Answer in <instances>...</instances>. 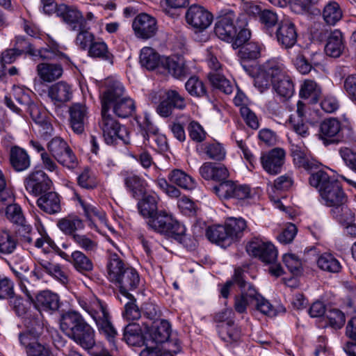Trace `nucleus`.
<instances>
[{
  "instance_id": "f257e3e1",
  "label": "nucleus",
  "mask_w": 356,
  "mask_h": 356,
  "mask_svg": "<svg viewBox=\"0 0 356 356\" xmlns=\"http://www.w3.org/2000/svg\"><path fill=\"white\" fill-rule=\"evenodd\" d=\"M60 328L76 344L86 351L96 346L95 331L76 312H69L63 315Z\"/></svg>"
},
{
  "instance_id": "f03ea898",
  "label": "nucleus",
  "mask_w": 356,
  "mask_h": 356,
  "mask_svg": "<svg viewBox=\"0 0 356 356\" xmlns=\"http://www.w3.org/2000/svg\"><path fill=\"white\" fill-rule=\"evenodd\" d=\"M309 181L311 186L318 189L325 206L332 209L347 202V196L339 181L332 178L326 172L318 170L312 173Z\"/></svg>"
},
{
  "instance_id": "7ed1b4c3",
  "label": "nucleus",
  "mask_w": 356,
  "mask_h": 356,
  "mask_svg": "<svg viewBox=\"0 0 356 356\" xmlns=\"http://www.w3.org/2000/svg\"><path fill=\"white\" fill-rule=\"evenodd\" d=\"M79 305L94 320L99 332L113 342L117 331L113 327L106 305L96 297L79 298Z\"/></svg>"
},
{
  "instance_id": "20e7f679",
  "label": "nucleus",
  "mask_w": 356,
  "mask_h": 356,
  "mask_svg": "<svg viewBox=\"0 0 356 356\" xmlns=\"http://www.w3.org/2000/svg\"><path fill=\"white\" fill-rule=\"evenodd\" d=\"M236 16L233 11H229L220 16L214 27L215 34L222 40L232 42L234 49L240 47L250 38L249 29L242 28L243 24H235Z\"/></svg>"
},
{
  "instance_id": "39448f33",
  "label": "nucleus",
  "mask_w": 356,
  "mask_h": 356,
  "mask_svg": "<svg viewBox=\"0 0 356 356\" xmlns=\"http://www.w3.org/2000/svg\"><path fill=\"white\" fill-rule=\"evenodd\" d=\"M148 225L155 231L168 237L179 242L185 241V227L164 211L157 212L149 219Z\"/></svg>"
},
{
  "instance_id": "423d86ee",
  "label": "nucleus",
  "mask_w": 356,
  "mask_h": 356,
  "mask_svg": "<svg viewBox=\"0 0 356 356\" xmlns=\"http://www.w3.org/2000/svg\"><path fill=\"white\" fill-rule=\"evenodd\" d=\"M99 127L106 144L117 145L120 141L124 144L129 143L127 129L114 119L108 111H102Z\"/></svg>"
},
{
  "instance_id": "0eeeda50",
  "label": "nucleus",
  "mask_w": 356,
  "mask_h": 356,
  "mask_svg": "<svg viewBox=\"0 0 356 356\" xmlns=\"http://www.w3.org/2000/svg\"><path fill=\"white\" fill-rule=\"evenodd\" d=\"M47 149L56 161L68 169L73 170L78 165V159L72 149L60 137H55L47 143Z\"/></svg>"
},
{
  "instance_id": "6e6552de",
  "label": "nucleus",
  "mask_w": 356,
  "mask_h": 356,
  "mask_svg": "<svg viewBox=\"0 0 356 356\" xmlns=\"http://www.w3.org/2000/svg\"><path fill=\"white\" fill-rule=\"evenodd\" d=\"M146 330V346L149 345H161L167 343L168 348H175L174 344L175 341L179 343L177 339L169 341L171 335V325L168 321L160 319L159 321H153L150 328L145 325ZM180 346V343H179Z\"/></svg>"
},
{
  "instance_id": "1a4fd4ad",
  "label": "nucleus",
  "mask_w": 356,
  "mask_h": 356,
  "mask_svg": "<svg viewBox=\"0 0 356 356\" xmlns=\"http://www.w3.org/2000/svg\"><path fill=\"white\" fill-rule=\"evenodd\" d=\"M0 214L4 215L7 220L18 227L17 234L24 242L31 243L30 233L31 226L26 222L22 208L17 204H10L5 209H0Z\"/></svg>"
},
{
  "instance_id": "9d476101",
  "label": "nucleus",
  "mask_w": 356,
  "mask_h": 356,
  "mask_svg": "<svg viewBox=\"0 0 356 356\" xmlns=\"http://www.w3.org/2000/svg\"><path fill=\"white\" fill-rule=\"evenodd\" d=\"M40 335L35 329L19 334L20 344L25 348L27 356H50L49 346L38 341Z\"/></svg>"
},
{
  "instance_id": "9b49d317",
  "label": "nucleus",
  "mask_w": 356,
  "mask_h": 356,
  "mask_svg": "<svg viewBox=\"0 0 356 356\" xmlns=\"http://www.w3.org/2000/svg\"><path fill=\"white\" fill-rule=\"evenodd\" d=\"M246 250L250 255L258 257L266 264H273L277 261V250L270 242L253 240L247 245Z\"/></svg>"
},
{
  "instance_id": "f8f14e48",
  "label": "nucleus",
  "mask_w": 356,
  "mask_h": 356,
  "mask_svg": "<svg viewBox=\"0 0 356 356\" xmlns=\"http://www.w3.org/2000/svg\"><path fill=\"white\" fill-rule=\"evenodd\" d=\"M234 280L241 291L240 295L235 296L234 309L238 313L243 314L248 305H253L254 300H250L249 290V286L252 284L245 281L244 271L241 268L235 269Z\"/></svg>"
},
{
  "instance_id": "ddd939ff",
  "label": "nucleus",
  "mask_w": 356,
  "mask_h": 356,
  "mask_svg": "<svg viewBox=\"0 0 356 356\" xmlns=\"http://www.w3.org/2000/svg\"><path fill=\"white\" fill-rule=\"evenodd\" d=\"M28 299L34 303L35 308L40 311L52 314L60 307V298L57 293L49 290L39 292L34 299L30 292L26 289Z\"/></svg>"
},
{
  "instance_id": "4468645a",
  "label": "nucleus",
  "mask_w": 356,
  "mask_h": 356,
  "mask_svg": "<svg viewBox=\"0 0 356 356\" xmlns=\"http://www.w3.org/2000/svg\"><path fill=\"white\" fill-rule=\"evenodd\" d=\"M330 214L341 226L347 234L356 236V215L353 209L346 203L330 209Z\"/></svg>"
},
{
  "instance_id": "2eb2a0df",
  "label": "nucleus",
  "mask_w": 356,
  "mask_h": 356,
  "mask_svg": "<svg viewBox=\"0 0 356 356\" xmlns=\"http://www.w3.org/2000/svg\"><path fill=\"white\" fill-rule=\"evenodd\" d=\"M106 89L101 99L102 111H109L111 105L124 97L125 89L118 80L108 79L105 81Z\"/></svg>"
},
{
  "instance_id": "dca6fc26",
  "label": "nucleus",
  "mask_w": 356,
  "mask_h": 356,
  "mask_svg": "<svg viewBox=\"0 0 356 356\" xmlns=\"http://www.w3.org/2000/svg\"><path fill=\"white\" fill-rule=\"evenodd\" d=\"M132 27L137 38L149 39L157 31V23L154 17L146 13L138 15L134 19Z\"/></svg>"
},
{
  "instance_id": "f3484780",
  "label": "nucleus",
  "mask_w": 356,
  "mask_h": 356,
  "mask_svg": "<svg viewBox=\"0 0 356 356\" xmlns=\"http://www.w3.org/2000/svg\"><path fill=\"white\" fill-rule=\"evenodd\" d=\"M24 185L30 193L38 196L50 190L51 181L44 171L38 170L28 175L25 179Z\"/></svg>"
},
{
  "instance_id": "a211bd4d",
  "label": "nucleus",
  "mask_w": 356,
  "mask_h": 356,
  "mask_svg": "<svg viewBox=\"0 0 356 356\" xmlns=\"http://www.w3.org/2000/svg\"><path fill=\"white\" fill-rule=\"evenodd\" d=\"M186 19L193 28L202 31L211 25L213 16L204 8L193 5L187 10Z\"/></svg>"
},
{
  "instance_id": "6ab92c4d",
  "label": "nucleus",
  "mask_w": 356,
  "mask_h": 356,
  "mask_svg": "<svg viewBox=\"0 0 356 356\" xmlns=\"http://www.w3.org/2000/svg\"><path fill=\"white\" fill-rule=\"evenodd\" d=\"M186 107V102L177 91L170 90L165 92V98L156 107L157 113L163 117L168 118L172 114L175 108L184 109Z\"/></svg>"
},
{
  "instance_id": "aec40b11",
  "label": "nucleus",
  "mask_w": 356,
  "mask_h": 356,
  "mask_svg": "<svg viewBox=\"0 0 356 356\" xmlns=\"http://www.w3.org/2000/svg\"><path fill=\"white\" fill-rule=\"evenodd\" d=\"M285 155V151L278 147L263 154L260 161L264 170L270 175L280 173L284 163Z\"/></svg>"
},
{
  "instance_id": "412c9836",
  "label": "nucleus",
  "mask_w": 356,
  "mask_h": 356,
  "mask_svg": "<svg viewBox=\"0 0 356 356\" xmlns=\"http://www.w3.org/2000/svg\"><path fill=\"white\" fill-rule=\"evenodd\" d=\"M69 113L70 123L72 130L76 134H82L88 123V107L83 103H74L69 108Z\"/></svg>"
},
{
  "instance_id": "4be33fe9",
  "label": "nucleus",
  "mask_w": 356,
  "mask_h": 356,
  "mask_svg": "<svg viewBox=\"0 0 356 356\" xmlns=\"http://www.w3.org/2000/svg\"><path fill=\"white\" fill-rule=\"evenodd\" d=\"M139 283L140 277L138 272L130 266L123 271L113 284L120 289V294L123 298H130L131 294L129 291L136 289Z\"/></svg>"
},
{
  "instance_id": "5701e85b",
  "label": "nucleus",
  "mask_w": 356,
  "mask_h": 356,
  "mask_svg": "<svg viewBox=\"0 0 356 356\" xmlns=\"http://www.w3.org/2000/svg\"><path fill=\"white\" fill-rule=\"evenodd\" d=\"M341 123L335 118L324 120L320 125L319 136L325 144L337 143L341 140Z\"/></svg>"
},
{
  "instance_id": "b1692460",
  "label": "nucleus",
  "mask_w": 356,
  "mask_h": 356,
  "mask_svg": "<svg viewBox=\"0 0 356 356\" xmlns=\"http://www.w3.org/2000/svg\"><path fill=\"white\" fill-rule=\"evenodd\" d=\"M57 15L62 18L70 31L79 30L86 24L82 13L75 8L63 5L57 10Z\"/></svg>"
},
{
  "instance_id": "393cba45",
  "label": "nucleus",
  "mask_w": 356,
  "mask_h": 356,
  "mask_svg": "<svg viewBox=\"0 0 356 356\" xmlns=\"http://www.w3.org/2000/svg\"><path fill=\"white\" fill-rule=\"evenodd\" d=\"M298 34L295 25L289 20L281 21L276 31L278 43L285 49L293 47L297 42Z\"/></svg>"
},
{
  "instance_id": "a878e982",
  "label": "nucleus",
  "mask_w": 356,
  "mask_h": 356,
  "mask_svg": "<svg viewBox=\"0 0 356 356\" xmlns=\"http://www.w3.org/2000/svg\"><path fill=\"white\" fill-rule=\"evenodd\" d=\"M161 65L168 73L176 79H184L190 74V70L182 57L172 56L162 59Z\"/></svg>"
},
{
  "instance_id": "bb28decb",
  "label": "nucleus",
  "mask_w": 356,
  "mask_h": 356,
  "mask_svg": "<svg viewBox=\"0 0 356 356\" xmlns=\"http://www.w3.org/2000/svg\"><path fill=\"white\" fill-rule=\"evenodd\" d=\"M199 172L202 177L206 180L221 181L229 177L228 170L225 165L212 162L204 163Z\"/></svg>"
},
{
  "instance_id": "cd10ccee",
  "label": "nucleus",
  "mask_w": 356,
  "mask_h": 356,
  "mask_svg": "<svg viewBox=\"0 0 356 356\" xmlns=\"http://www.w3.org/2000/svg\"><path fill=\"white\" fill-rule=\"evenodd\" d=\"M345 49L342 33L336 29L327 33L325 46V54L332 58H339Z\"/></svg>"
},
{
  "instance_id": "c85d7f7f",
  "label": "nucleus",
  "mask_w": 356,
  "mask_h": 356,
  "mask_svg": "<svg viewBox=\"0 0 356 356\" xmlns=\"http://www.w3.org/2000/svg\"><path fill=\"white\" fill-rule=\"evenodd\" d=\"M36 203L42 211L48 214H56L61 210L60 196L54 191H47L41 195Z\"/></svg>"
},
{
  "instance_id": "c756f323",
  "label": "nucleus",
  "mask_w": 356,
  "mask_h": 356,
  "mask_svg": "<svg viewBox=\"0 0 356 356\" xmlns=\"http://www.w3.org/2000/svg\"><path fill=\"white\" fill-rule=\"evenodd\" d=\"M48 96L54 104L60 106L70 100L72 96L71 86L65 81H59L49 87Z\"/></svg>"
},
{
  "instance_id": "7c9ffc66",
  "label": "nucleus",
  "mask_w": 356,
  "mask_h": 356,
  "mask_svg": "<svg viewBox=\"0 0 356 356\" xmlns=\"http://www.w3.org/2000/svg\"><path fill=\"white\" fill-rule=\"evenodd\" d=\"M76 197L83 210L85 216L90 222V227L95 226L94 221L96 220L100 222L104 221L105 214L104 211L92 200H83L77 194H76Z\"/></svg>"
},
{
  "instance_id": "2f4dec72",
  "label": "nucleus",
  "mask_w": 356,
  "mask_h": 356,
  "mask_svg": "<svg viewBox=\"0 0 356 356\" xmlns=\"http://www.w3.org/2000/svg\"><path fill=\"white\" fill-rule=\"evenodd\" d=\"M129 267L118 254L111 252L106 265L108 279L114 283L123 271Z\"/></svg>"
},
{
  "instance_id": "473e14b6",
  "label": "nucleus",
  "mask_w": 356,
  "mask_h": 356,
  "mask_svg": "<svg viewBox=\"0 0 356 356\" xmlns=\"http://www.w3.org/2000/svg\"><path fill=\"white\" fill-rule=\"evenodd\" d=\"M124 183L132 196L138 198L144 193L147 183L145 179L133 172H124Z\"/></svg>"
},
{
  "instance_id": "72a5a7b5",
  "label": "nucleus",
  "mask_w": 356,
  "mask_h": 356,
  "mask_svg": "<svg viewBox=\"0 0 356 356\" xmlns=\"http://www.w3.org/2000/svg\"><path fill=\"white\" fill-rule=\"evenodd\" d=\"M10 163L15 170L21 172L30 167L31 159L25 149L14 146L10 150Z\"/></svg>"
},
{
  "instance_id": "f704fd0d",
  "label": "nucleus",
  "mask_w": 356,
  "mask_h": 356,
  "mask_svg": "<svg viewBox=\"0 0 356 356\" xmlns=\"http://www.w3.org/2000/svg\"><path fill=\"white\" fill-rule=\"evenodd\" d=\"M64 48L55 40L49 38L47 47L38 51V54L44 60H63L68 61L69 58L63 52Z\"/></svg>"
},
{
  "instance_id": "c9c22d12",
  "label": "nucleus",
  "mask_w": 356,
  "mask_h": 356,
  "mask_svg": "<svg viewBox=\"0 0 356 356\" xmlns=\"http://www.w3.org/2000/svg\"><path fill=\"white\" fill-rule=\"evenodd\" d=\"M218 334L227 345L238 344L242 339V332L239 327L234 324H221L218 326Z\"/></svg>"
},
{
  "instance_id": "e433bc0d",
  "label": "nucleus",
  "mask_w": 356,
  "mask_h": 356,
  "mask_svg": "<svg viewBox=\"0 0 356 356\" xmlns=\"http://www.w3.org/2000/svg\"><path fill=\"white\" fill-rule=\"evenodd\" d=\"M39 77L44 82H53L63 74V70L60 64L43 63L37 65Z\"/></svg>"
},
{
  "instance_id": "4c0bfd02",
  "label": "nucleus",
  "mask_w": 356,
  "mask_h": 356,
  "mask_svg": "<svg viewBox=\"0 0 356 356\" xmlns=\"http://www.w3.org/2000/svg\"><path fill=\"white\" fill-rule=\"evenodd\" d=\"M294 165L307 171H312L318 168L319 163L307 155L300 147L296 146L291 150Z\"/></svg>"
},
{
  "instance_id": "58836bf2",
  "label": "nucleus",
  "mask_w": 356,
  "mask_h": 356,
  "mask_svg": "<svg viewBox=\"0 0 356 356\" xmlns=\"http://www.w3.org/2000/svg\"><path fill=\"white\" fill-rule=\"evenodd\" d=\"M124 339L130 346H140L146 343L141 326L136 323L128 324L124 330Z\"/></svg>"
},
{
  "instance_id": "ea45409f",
  "label": "nucleus",
  "mask_w": 356,
  "mask_h": 356,
  "mask_svg": "<svg viewBox=\"0 0 356 356\" xmlns=\"http://www.w3.org/2000/svg\"><path fill=\"white\" fill-rule=\"evenodd\" d=\"M206 234L210 241L218 243L222 246L229 245L233 242L225 224V225H217L209 227L207 229Z\"/></svg>"
},
{
  "instance_id": "a19ab883",
  "label": "nucleus",
  "mask_w": 356,
  "mask_h": 356,
  "mask_svg": "<svg viewBox=\"0 0 356 356\" xmlns=\"http://www.w3.org/2000/svg\"><path fill=\"white\" fill-rule=\"evenodd\" d=\"M168 180L180 188L191 191L196 187L194 179L181 170L174 169L168 175Z\"/></svg>"
},
{
  "instance_id": "79ce46f5",
  "label": "nucleus",
  "mask_w": 356,
  "mask_h": 356,
  "mask_svg": "<svg viewBox=\"0 0 356 356\" xmlns=\"http://www.w3.org/2000/svg\"><path fill=\"white\" fill-rule=\"evenodd\" d=\"M89 56L95 58H99L106 61L111 65L113 63L114 56L108 50V45L102 40L94 41L88 47Z\"/></svg>"
},
{
  "instance_id": "37998d69",
  "label": "nucleus",
  "mask_w": 356,
  "mask_h": 356,
  "mask_svg": "<svg viewBox=\"0 0 356 356\" xmlns=\"http://www.w3.org/2000/svg\"><path fill=\"white\" fill-rule=\"evenodd\" d=\"M160 55L152 47H145L140 51V63L148 70H153L161 63Z\"/></svg>"
},
{
  "instance_id": "c03bdc74",
  "label": "nucleus",
  "mask_w": 356,
  "mask_h": 356,
  "mask_svg": "<svg viewBox=\"0 0 356 356\" xmlns=\"http://www.w3.org/2000/svg\"><path fill=\"white\" fill-rule=\"evenodd\" d=\"M322 16L326 24L335 25L342 18L343 12L337 2L331 1L324 6Z\"/></svg>"
},
{
  "instance_id": "a18cd8bd",
  "label": "nucleus",
  "mask_w": 356,
  "mask_h": 356,
  "mask_svg": "<svg viewBox=\"0 0 356 356\" xmlns=\"http://www.w3.org/2000/svg\"><path fill=\"white\" fill-rule=\"evenodd\" d=\"M261 68L270 77L273 81L286 75L284 63L277 58L267 60L262 65Z\"/></svg>"
},
{
  "instance_id": "49530a36",
  "label": "nucleus",
  "mask_w": 356,
  "mask_h": 356,
  "mask_svg": "<svg viewBox=\"0 0 356 356\" xmlns=\"http://www.w3.org/2000/svg\"><path fill=\"white\" fill-rule=\"evenodd\" d=\"M58 227L65 234L70 235L73 238L74 234H77L76 231L84 228L83 221L76 216H68L58 220Z\"/></svg>"
},
{
  "instance_id": "de8ad7c7",
  "label": "nucleus",
  "mask_w": 356,
  "mask_h": 356,
  "mask_svg": "<svg viewBox=\"0 0 356 356\" xmlns=\"http://www.w3.org/2000/svg\"><path fill=\"white\" fill-rule=\"evenodd\" d=\"M71 257V263L78 272L86 274L92 270V260L83 252L76 250L72 253Z\"/></svg>"
},
{
  "instance_id": "09e8293b",
  "label": "nucleus",
  "mask_w": 356,
  "mask_h": 356,
  "mask_svg": "<svg viewBox=\"0 0 356 356\" xmlns=\"http://www.w3.org/2000/svg\"><path fill=\"white\" fill-rule=\"evenodd\" d=\"M316 263L320 269L328 273H337L341 269L339 261L330 253L325 252L321 254Z\"/></svg>"
},
{
  "instance_id": "8fccbe9b",
  "label": "nucleus",
  "mask_w": 356,
  "mask_h": 356,
  "mask_svg": "<svg viewBox=\"0 0 356 356\" xmlns=\"http://www.w3.org/2000/svg\"><path fill=\"white\" fill-rule=\"evenodd\" d=\"M249 290L250 291V300H254L253 305L258 311L268 316L275 314L271 304L257 291L253 285L249 286Z\"/></svg>"
},
{
  "instance_id": "3c124183",
  "label": "nucleus",
  "mask_w": 356,
  "mask_h": 356,
  "mask_svg": "<svg viewBox=\"0 0 356 356\" xmlns=\"http://www.w3.org/2000/svg\"><path fill=\"white\" fill-rule=\"evenodd\" d=\"M113 113L120 118H127L135 110L134 101L125 95L122 99L111 105Z\"/></svg>"
},
{
  "instance_id": "603ef678",
  "label": "nucleus",
  "mask_w": 356,
  "mask_h": 356,
  "mask_svg": "<svg viewBox=\"0 0 356 356\" xmlns=\"http://www.w3.org/2000/svg\"><path fill=\"white\" fill-rule=\"evenodd\" d=\"M273 88L276 93L284 99L291 97L294 92V86L288 75L273 81Z\"/></svg>"
},
{
  "instance_id": "864d4df0",
  "label": "nucleus",
  "mask_w": 356,
  "mask_h": 356,
  "mask_svg": "<svg viewBox=\"0 0 356 356\" xmlns=\"http://www.w3.org/2000/svg\"><path fill=\"white\" fill-rule=\"evenodd\" d=\"M40 265L42 269L48 275L54 277L63 284H66L68 282L69 279L67 273L58 264H54L49 261H42L40 262Z\"/></svg>"
},
{
  "instance_id": "5fc2aeb1",
  "label": "nucleus",
  "mask_w": 356,
  "mask_h": 356,
  "mask_svg": "<svg viewBox=\"0 0 356 356\" xmlns=\"http://www.w3.org/2000/svg\"><path fill=\"white\" fill-rule=\"evenodd\" d=\"M225 225L233 241L241 238L247 228L246 221L242 218L230 217L226 220Z\"/></svg>"
},
{
  "instance_id": "6e6d98bb",
  "label": "nucleus",
  "mask_w": 356,
  "mask_h": 356,
  "mask_svg": "<svg viewBox=\"0 0 356 356\" xmlns=\"http://www.w3.org/2000/svg\"><path fill=\"white\" fill-rule=\"evenodd\" d=\"M211 85L225 94H231L234 89L232 83L225 76L219 73L211 72L207 75Z\"/></svg>"
},
{
  "instance_id": "4d7b16f0",
  "label": "nucleus",
  "mask_w": 356,
  "mask_h": 356,
  "mask_svg": "<svg viewBox=\"0 0 356 356\" xmlns=\"http://www.w3.org/2000/svg\"><path fill=\"white\" fill-rule=\"evenodd\" d=\"M185 88L193 97H202L207 95V88L204 82L197 76H192L187 80Z\"/></svg>"
},
{
  "instance_id": "13d9d810",
  "label": "nucleus",
  "mask_w": 356,
  "mask_h": 356,
  "mask_svg": "<svg viewBox=\"0 0 356 356\" xmlns=\"http://www.w3.org/2000/svg\"><path fill=\"white\" fill-rule=\"evenodd\" d=\"M140 214L151 219L157 212V198L154 195H146L138 204Z\"/></svg>"
},
{
  "instance_id": "bf43d9fd",
  "label": "nucleus",
  "mask_w": 356,
  "mask_h": 356,
  "mask_svg": "<svg viewBox=\"0 0 356 356\" xmlns=\"http://www.w3.org/2000/svg\"><path fill=\"white\" fill-rule=\"evenodd\" d=\"M73 242L86 253H95L98 248V243L94 239L86 234H74Z\"/></svg>"
},
{
  "instance_id": "052dcab7",
  "label": "nucleus",
  "mask_w": 356,
  "mask_h": 356,
  "mask_svg": "<svg viewBox=\"0 0 356 356\" xmlns=\"http://www.w3.org/2000/svg\"><path fill=\"white\" fill-rule=\"evenodd\" d=\"M89 30L90 28L85 24L79 30L74 31L77 33L75 43L83 50H86L95 41V35Z\"/></svg>"
},
{
  "instance_id": "680f3d73",
  "label": "nucleus",
  "mask_w": 356,
  "mask_h": 356,
  "mask_svg": "<svg viewBox=\"0 0 356 356\" xmlns=\"http://www.w3.org/2000/svg\"><path fill=\"white\" fill-rule=\"evenodd\" d=\"M321 94V87L312 80H306L302 85L300 90L301 97L305 99L311 97L314 101H316Z\"/></svg>"
},
{
  "instance_id": "e2e57ef3",
  "label": "nucleus",
  "mask_w": 356,
  "mask_h": 356,
  "mask_svg": "<svg viewBox=\"0 0 356 356\" xmlns=\"http://www.w3.org/2000/svg\"><path fill=\"white\" fill-rule=\"evenodd\" d=\"M238 51L239 57L243 60H252L257 59L261 55V47L255 42H245L241 46Z\"/></svg>"
},
{
  "instance_id": "0e129e2a",
  "label": "nucleus",
  "mask_w": 356,
  "mask_h": 356,
  "mask_svg": "<svg viewBox=\"0 0 356 356\" xmlns=\"http://www.w3.org/2000/svg\"><path fill=\"white\" fill-rule=\"evenodd\" d=\"M174 344L175 348H170L168 350H162L158 346L154 347V345L146 346L140 352V356H173L172 353L176 354L181 350V346L177 341H175Z\"/></svg>"
},
{
  "instance_id": "69168bd1",
  "label": "nucleus",
  "mask_w": 356,
  "mask_h": 356,
  "mask_svg": "<svg viewBox=\"0 0 356 356\" xmlns=\"http://www.w3.org/2000/svg\"><path fill=\"white\" fill-rule=\"evenodd\" d=\"M236 184L230 180H223L213 188V193L218 196L220 199L232 198L234 195Z\"/></svg>"
},
{
  "instance_id": "338daca9",
  "label": "nucleus",
  "mask_w": 356,
  "mask_h": 356,
  "mask_svg": "<svg viewBox=\"0 0 356 356\" xmlns=\"http://www.w3.org/2000/svg\"><path fill=\"white\" fill-rule=\"evenodd\" d=\"M207 156L213 160L222 161L225 159L226 152L221 144L213 142L202 145Z\"/></svg>"
},
{
  "instance_id": "774afa93",
  "label": "nucleus",
  "mask_w": 356,
  "mask_h": 356,
  "mask_svg": "<svg viewBox=\"0 0 356 356\" xmlns=\"http://www.w3.org/2000/svg\"><path fill=\"white\" fill-rule=\"evenodd\" d=\"M339 154L346 166L350 170L356 172V152L347 147H341Z\"/></svg>"
}]
</instances>
